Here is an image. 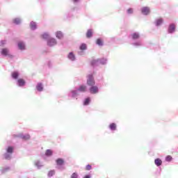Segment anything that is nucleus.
<instances>
[{
	"instance_id": "obj_3",
	"label": "nucleus",
	"mask_w": 178,
	"mask_h": 178,
	"mask_svg": "<svg viewBox=\"0 0 178 178\" xmlns=\"http://www.w3.org/2000/svg\"><path fill=\"white\" fill-rule=\"evenodd\" d=\"M2 56H8L10 59H13V55L10 54V50L8 48H3L0 51Z\"/></svg>"
},
{
	"instance_id": "obj_15",
	"label": "nucleus",
	"mask_w": 178,
	"mask_h": 178,
	"mask_svg": "<svg viewBox=\"0 0 178 178\" xmlns=\"http://www.w3.org/2000/svg\"><path fill=\"white\" fill-rule=\"evenodd\" d=\"M131 38L134 40L136 41L140 38V33L138 32H134L131 35Z\"/></svg>"
},
{
	"instance_id": "obj_7",
	"label": "nucleus",
	"mask_w": 178,
	"mask_h": 178,
	"mask_svg": "<svg viewBox=\"0 0 178 178\" xmlns=\"http://www.w3.org/2000/svg\"><path fill=\"white\" fill-rule=\"evenodd\" d=\"M167 31H168V34H173L174 33H175V31H176V24H170L168 26Z\"/></svg>"
},
{
	"instance_id": "obj_25",
	"label": "nucleus",
	"mask_w": 178,
	"mask_h": 178,
	"mask_svg": "<svg viewBox=\"0 0 178 178\" xmlns=\"http://www.w3.org/2000/svg\"><path fill=\"white\" fill-rule=\"evenodd\" d=\"M30 27H31V30H37V24L35 22H34V21L31 22L30 23Z\"/></svg>"
},
{
	"instance_id": "obj_8",
	"label": "nucleus",
	"mask_w": 178,
	"mask_h": 178,
	"mask_svg": "<svg viewBox=\"0 0 178 178\" xmlns=\"http://www.w3.org/2000/svg\"><path fill=\"white\" fill-rule=\"evenodd\" d=\"M89 91L90 94H98L99 92V88H98V86L93 85L90 86Z\"/></svg>"
},
{
	"instance_id": "obj_1",
	"label": "nucleus",
	"mask_w": 178,
	"mask_h": 178,
	"mask_svg": "<svg viewBox=\"0 0 178 178\" xmlns=\"http://www.w3.org/2000/svg\"><path fill=\"white\" fill-rule=\"evenodd\" d=\"M15 151V148L12 146H8L6 149V153L3 154L4 159L6 161H10L12 159V155H13V152Z\"/></svg>"
},
{
	"instance_id": "obj_11",
	"label": "nucleus",
	"mask_w": 178,
	"mask_h": 178,
	"mask_svg": "<svg viewBox=\"0 0 178 178\" xmlns=\"http://www.w3.org/2000/svg\"><path fill=\"white\" fill-rule=\"evenodd\" d=\"M17 86L18 87H24L26 86V81L23 79H18L17 80Z\"/></svg>"
},
{
	"instance_id": "obj_13",
	"label": "nucleus",
	"mask_w": 178,
	"mask_h": 178,
	"mask_svg": "<svg viewBox=\"0 0 178 178\" xmlns=\"http://www.w3.org/2000/svg\"><path fill=\"white\" fill-rule=\"evenodd\" d=\"M67 58L71 62H74L76 60V55H74V53H73V51H70L68 54Z\"/></svg>"
},
{
	"instance_id": "obj_36",
	"label": "nucleus",
	"mask_w": 178,
	"mask_h": 178,
	"mask_svg": "<svg viewBox=\"0 0 178 178\" xmlns=\"http://www.w3.org/2000/svg\"><path fill=\"white\" fill-rule=\"evenodd\" d=\"M70 178H79V174H77V172H74L71 175Z\"/></svg>"
},
{
	"instance_id": "obj_20",
	"label": "nucleus",
	"mask_w": 178,
	"mask_h": 178,
	"mask_svg": "<svg viewBox=\"0 0 178 178\" xmlns=\"http://www.w3.org/2000/svg\"><path fill=\"white\" fill-rule=\"evenodd\" d=\"M56 162V165L58 166H62L63 165L65 164V160H63V159H60V158L57 159Z\"/></svg>"
},
{
	"instance_id": "obj_37",
	"label": "nucleus",
	"mask_w": 178,
	"mask_h": 178,
	"mask_svg": "<svg viewBox=\"0 0 178 178\" xmlns=\"http://www.w3.org/2000/svg\"><path fill=\"white\" fill-rule=\"evenodd\" d=\"M133 13H134L133 8H129V9L127 10V15H133Z\"/></svg>"
},
{
	"instance_id": "obj_24",
	"label": "nucleus",
	"mask_w": 178,
	"mask_h": 178,
	"mask_svg": "<svg viewBox=\"0 0 178 178\" xmlns=\"http://www.w3.org/2000/svg\"><path fill=\"white\" fill-rule=\"evenodd\" d=\"M90 65H91V66H92L93 67H95V66H99V63L98 59H97V60H92L90 62Z\"/></svg>"
},
{
	"instance_id": "obj_35",
	"label": "nucleus",
	"mask_w": 178,
	"mask_h": 178,
	"mask_svg": "<svg viewBox=\"0 0 178 178\" xmlns=\"http://www.w3.org/2000/svg\"><path fill=\"white\" fill-rule=\"evenodd\" d=\"M52 154H53L52 150L51 149L46 150V152H45L46 156H52Z\"/></svg>"
},
{
	"instance_id": "obj_33",
	"label": "nucleus",
	"mask_w": 178,
	"mask_h": 178,
	"mask_svg": "<svg viewBox=\"0 0 178 178\" xmlns=\"http://www.w3.org/2000/svg\"><path fill=\"white\" fill-rule=\"evenodd\" d=\"M79 49H81V51H86V49H87V44L85 43H82L80 45Z\"/></svg>"
},
{
	"instance_id": "obj_39",
	"label": "nucleus",
	"mask_w": 178,
	"mask_h": 178,
	"mask_svg": "<svg viewBox=\"0 0 178 178\" xmlns=\"http://www.w3.org/2000/svg\"><path fill=\"white\" fill-rule=\"evenodd\" d=\"M92 169V166H91V165H90V164H88L86 166V170H91Z\"/></svg>"
},
{
	"instance_id": "obj_9",
	"label": "nucleus",
	"mask_w": 178,
	"mask_h": 178,
	"mask_svg": "<svg viewBox=\"0 0 178 178\" xmlns=\"http://www.w3.org/2000/svg\"><path fill=\"white\" fill-rule=\"evenodd\" d=\"M17 48L19 51H26V43L23 41L18 42Z\"/></svg>"
},
{
	"instance_id": "obj_32",
	"label": "nucleus",
	"mask_w": 178,
	"mask_h": 178,
	"mask_svg": "<svg viewBox=\"0 0 178 178\" xmlns=\"http://www.w3.org/2000/svg\"><path fill=\"white\" fill-rule=\"evenodd\" d=\"M42 38H43V40H49V33H44L42 35Z\"/></svg>"
},
{
	"instance_id": "obj_43",
	"label": "nucleus",
	"mask_w": 178,
	"mask_h": 178,
	"mask_svg": "<svg viewBox=\"0 0 178 178\" xmlns=\"http://www.w3.org/2000/svg\"><path fill=\"white\" fill-rule=\"evenodd\" d=\"M70 17H72V14H68V15L67 16V18L70 19Z\"/></svg>"
},
{
	"instance_id": "obj_26",
	"label": "nucleus",
	"mask_w": 178,
	"mask_h": 178,
	"mask_svg": "<svg viewBox=\"0 0 178 178\" xmlns=\"http://www.w3.org/2000/svg\"><path fill=\"white\" fill-rule=\"evenodd\" d=\"M154 163L156 165V166H161V165H162V160L159 158H157L154 160Z\"/></svg>"
},
{
	"instance_id": "obj_42",
	"label": "nucleus",
	"mask_w": 178,
	"mask_h": 178,
	"mask_svg": "<svg viewBox=\"0 0 178 178\" xmlns=\"http://www.w3.org/2000/svg\"><path fill=\"white\" fill-rule=\"evenodd\" d=\"M74 3H78V2H80V0H73Z\"/></svg>"
},
{
	"instance_id": "obj_21",
	"label": "nucleus",
	"mask_w": 178,
	"mask_h": 178,
	"mask_svg": "<svg viewBox=\"0 0 178 178\" xmlns=\"http://www.w3.org/2000/svg\"><path fill=\"white\" fill-rule=\"evenodd\" d=\"M56 37L58 40H62L63 38V33L60 31H58L56 32Z\"/></svg>"
},
{
	"instance_id": "obj_4",
	"label": "nucleus",
	"mask_w": 178,
	"mask_h": 178,
	"mask_svg": "<svg viewBox=\"0 0 178 178\" xmlns=\"http://www.w3.org/2000/svg\"><path fill=\"white\" fill-rule=\"evenodd\" d=\"M95 80L94 79V76H92V74H88L87 76V85L89 86V87H91L95 86Z\"/></svg>"
},
{
	"instance_id": "obj_30",
	"label": "nucleus",
	"mask_w": 178,
	"mask_h": 178,
	"mask_svg": "<svg viewBox=\"0 0 178 178\" xmlns=\"http://www.w3.org/2000/svg\"><path fill=\"white\" fill-rule=\"evenodd\" d=\"M92 37V29H88L86 33V38H91Z\"/></svg>"
},
{
	"instance_id": "obj_16",
	"label": "nucleus",
	"mask_w": 178,
	"mask_h": 178,
	"mask_svg": "<svg viewBox=\"0 0 178 178\" xmlns=\"http://www.w3.org/2000/svg\"><path fill=\"white\" fill-rule=\"evenodd\" d=\"M154 24L156 27H159V26H162V24H163V19L162 18L156 19L154 21Z\"/></svg>"
},
{
	"instance_id": "obj_14",
	"label": "nucleus",
	"mask_w": 178,
	"mask_h": 178,
	"mask_svg": "<svg viewBox=\"0 0 178 178\" xmlns=\"http://www.w3.org/2000/svg\"><path fill=\"white\" fill-rule=\"evenodd\" d=\"M34 165L38 170L41 169V168H42V166H44V164L40 160L35 161Z\"/></svg>"
},
{
	"instance_id": "obj_41",
	"label": "nucleus",
	"mask_w": 178,
	"mask_h": 178,
	"mask_svg": "<svg viewBox=\"0 0 178 178\" xmlns=\"http://www.w3.org/2000/svg\"><path fill=\"white\" fill-rule=\"evenodd\" d=\"M83 178H91V175H86L83 177Z\"/></svg>"
},
{
	"instance_id": "obj_6",
	"label": "nucleus",
	"mask_w": 178,
	"mask_h": 178,
	"mask_svg": "<svg viewBox=\"0 0 178 178\" xmlns=\"http://www.w3.org/2000/svg\"><path fill=\"white\" fill-rule=\"evenodd\" d=\"M58 44V42L56 41V39L54 38H50L47 40V46L48 47H55Z\"/></svg>"
},
{
	"instance_id": "obj_19",
	"label": "nucleus",
	"mask_w": 178,
	"mask_h": 178,
	"mask_svg": "<svg viewBox=\"0 0 178 178\" xmlns=\"http://www.w3.org/2000/svg\"><path fill=\"white\" fill-rule=\"evenodd\" d=\"M36 90L39 92H42V91H44V86L41 83H38L36 85Z\"/></svg>"
},
{
	"instance_id": "obj_40",
	"label": "nucleus",
	"mask_w": 178,
	"mask_h": 178,
	"mask_svg": "<svg viewBox=\"0 0 178 178\" xmlns=\"http://www.w3.org/2000/svg\"><path fill=\"white\" fill-rule=\"evenodd\" d=\"M6 44V41L5 40H1L0 42V47H3V45H5Z\"/></svg>"
},
{
	"instance_id": "obj_31",
	"label": "nucleus",
	"mask_w": 178,
	"mask_h": 178,
	"mask_svg": "<svg viewBox=\"0 0 178 178\" xmlns=\"http://www.w3.org/2000/svg\"><path fill=\"white\" fill-rule=\"evenodd\" d=\"M96 44L97 45H98L99 47H102L104 45V42L102 41V39L101 38H98L96 40Z\"/></svg>"
},
{
	"instance_id": "obj_10",
	"label": "nucleus",
	"mask_w": 178,
	"mask_h": 178,
	"mask_svg": "<svg viewBox=\"0 0 178 178\" xmlns=\"http://www.w3.org/2000/svg\"><path fill=\"white\" fill-rule=\"evenodd\" d=\"M14 137H17L18 138H22V140H29L30 135L19 134L17 135H14Z\"/></svg>"
},
{
	"instance_id": "obj_23",
	"label": "nucleus",
	"mask_w": 178,
	"mask_h": 178,
	"mask_svg": "<svg viewBox=\"0 0 178 178\" xmlns=\"http://www.w3.org/2000/svg\"><path fill=\"white\" fill-rule=\"evenodd\" d=\"M99 65H106L108 63V59L105 58H99Z\"/></svg>"
},
{
	"instance_id": "obj_2",
	"label": "nucleus",
	"mask_w": 178,
	"mask_h": 178,
	"mask_svg": "<svg viewBox=\"0 0 178 178\" xmlns=\"http://www.w3.org/2000/svg\"><path fill=\"white\" fill-rule=\"evenodd\" d=\"M67 95L69 98H72L73 99H77V97H79L80 94H79L77 89L75 88L74 89H72L71 90H70Z\"/></svg>"
},
{
	"instance_id": "obj_34",
	"label": "nucleus",
	"mask_w": 178,
	"mask_h": 178,
	"mask_svg": "<svg viewBox=\"0 0 178 178\" xmlns=\"http://www.w3.org/2000/svg\"><path fill=\"white\" fill-rule=\"evenodd\" d=\"M55 175V170H51L50 171H49L47 176L48 177H52V176H54Z\"/></svg>"
},
{
	"instance_id": "obj_17",
	"label": "nucleus",
	"mask_w": 178,
	"mask_h": 178,
	"mask_svg": "<svg viewBox=\"0 0 178 178\" xmlns=\"http://www.w3.org/2000/svg\"><path fill=\"white\" fill-rule=\"evenodd\" d=\"M108 129L111 131H116L117 129H118V126L116 125V124L115 122H113L111 124H109L108 126Z\"/></svg>"
},
{
	"instance_id": "obj_38",
	"label": "nucleus",
	"mask_w": 178,
	"mask_h": 178,
	"mask_svg": "<svg viewBox=\"0 0 178 178\" xmlns=\"http://www.w3.org/2000/svg\"><path fill=\"white\" fill-rule=\"evenodd\" d=\"M172 158L171 157V156H167L166 157H165V161H166V162H171L172 161Z\"/></svg>"
},
{
	"instance_id": "obj_29",
	"label": "nucleus",
	"mask_w": 178,
	"mask_h": 178,
	"mask_svg": "<svg viewBox=\"0 0 178 178\" xmlns=\"http://www.w3.org/2000/svg\"><path fill=\"white\" fill-rule=\"evenodd\" d=\"M90 102H91V98L87 97L83 101V105L87 106V105H90Z\"/></svg>"
},
{
	"instance_id": "obj_27",
	"label": "nucleus",
	"mask_w": 178,
	"mask_h": 178,
	"mask_svg": "<svg viewBox=\"0 0 178 178\" xmlns=\"http://www.w3.org/2000/svg\"><path fill=\"white\" fill-rule=\"evenodd\" d=\"M13 23H14V24L19 25V24H20V23H22V19H20L19 17L15 18L13 20Z\"/></svg>"
},
{
	"instance_id": "obj_5",
	"label": "nucleus",
	"mask_w": 178,
	"mask_h": 178,
	"mask_svg": "<svg viewBox=\"0 0 178 178\" xmlns=\"http://www.w3.org/2000/svg\"><path fill=\"white\" fill-rule=\"evenodd\" d=\"M140 12L143 16H148L151 13V8L148 6L142 7L140 8Z\"/></svg>"
},
{
	"instance_id": "obj_22",
	"label": "nucleus",
	"mask_w": 178,
	"mask_h": 178,
	"mask_svg": "<svg viewBox=\"0 0 178 178\" xmlns=\"http://www.w3.org/2000/svg\"><path fill=\"white\" fill-rule=\"evenodd\" d=\"M8 170H10V167H3L0 168V172L1 175H5V173H7Z\"/></svg>"
},
{
	"instance_id": "obj_18",
	"label": "nucleus",
	"mask_w": 178,
	"mask_h": 178,
	"mask_svg": "<svg viewBox=\"0 0 178 178\" xmlns=\"http://www.w3.org/2000/svg\"><path fill=\"white\" fill-rule=\"evenodd\" d=\"M11 76L14 80H19V76H20V74L19 73V72L15 71L12 72Z\"/></svg>"
},
{
	"instance_id": "obj_12",
	"label": "nucleus",
	"mask_w": 178,
	"mask_h": 178,
	"mask_svg": "<svg viewBox=\"0 0 178 178\" xmlns=\"http://www.w3.org/2000/svg\"><path fill=\"white\" fill-rule=\"evenodd\" d=\"M76 89V91H78V94H80V92H86L87 90V86L81 85L79 88H75Z\"/></svg>"
},
{
	"instance_id": "obj_28",
	"label": "nucleus",
	"mask_w": 178,
	"mask_h": 178,
	"mask_svg": "<svg viewBox=\"0 0 178 178\" xmlns=\"http://www.w3.org/2000/svg\"><path fill=\"white\" fill-rule=\"evenodd\" d=\"M132 45H133L134 47H142V46H143V42H141L140 40H139V41H138V42H133V43H132Z\"/></svg>"
}]
</instances>
